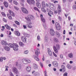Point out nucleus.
Listing matches in <instances>:
<instances>
[{
  "label": "nucleus",
  "mask_w": 76,
  "mask_h": 76,
  "mask_svg": "<svg viewBox=\"0 0 76 76\" xmlns=\"http://www.w3.org/2000/svg\"><path fill=\"white\" fill-rule=\"evenodd\" d=\"M25 19L26 21L28 22V23L26 25V26L29 28H31L32 26L31 25L32 24L31 20H34V17L31 15H28L27 16V18L25 17Z\"/></svg>",
  "instance_id": "1"
},
{
  "label": "nucleus",
  "mask_w": 76,
  "mask_h": 76,
  "mask_svg": "<svg viewBox=\"0 0 76 76\" xmlns=\"http://www.w3.org/2000/svg\"><path fill=\"white\" fill-rule=\"evenodd\" d=\"M13 45L12 44L10 43L8 44V46L11 48H13L14 50H18L19 46L15 43H13Z\"/></svg>",
  "instance_id": "2"
},
{
  "label": "nucleus",
  "mask_w": 76,
  "mask_h": 76,
  "mask_svg": "<svg viewBox=\"0 0 76 76\" xmlns=\"http://www.w3.org/2000/svg\"><path fill=\"white\" fill-rule=\"evenodd\" d=\"M23 63L24 64H26L28 63H29L31 62V61L29 60H27L26 59H23L22 60Z\"/></svg>",
  "instance_id": "3"
},
{
  "label": "nucleus",
  "mask_w": 76,
  "mask_h": 76,
  "mask_svg": "<svg viewBox=\"0 0 76 76\" xmlns=\"http://www.w3.org/2000/svg\"><path fill=\"white\" fill-rule=\"evenodd\" d=\"M55 27L57 30H59L61 29V27L59 24V23L58 22H56L55 23Z\"/></svg>",
  "instance_id": "4"
},
{
  "label": "nucleus",
  "mask_w": 76,
  "mask_h": 76,
  "mask_svg": "<svg viewBox=\"0 0 76 76\" xmlns=\"http://www.w3.org/2000/svg\"><path fill=\"white\" fill-rule=\"evenodd\" d=\"M27 2L29 5L35 4V2L34 0H27Z\"/></svg>",
  "instance_id": "5"
},
{
  "label": "nucleus",
  "mask_w": 76,
  "mask_h": 76,
  "mask_svg": "<svg viewBox=\"0 0 76 76\" xmlns=\"http://www.w3.org/2000/svg\"><path fill=\"white\" fill-rule=\"evenodd\" d=\"M12 71L13 72H15L16 74H19V72L18 71L17 68L15 67L12 68Z\"/></svg>",
  "instance_id": "6"
},
{
  "label": "nucleus",
  "mask_w": 76,
  "mask_h": 76,
  "mask_svg": "<svg viewBox=\"0 0 76 76\" xmlns=\"http://www.w3.org/2000/svg\"><path fill=\"white\" fill-rule=\"evenodd\" d=\"M21 10L25 14H27L28 13V12L27 10L24 7H21Z\"/></svg>",
  "instance_id": "7"
},
{
  "label": "nucleus",
  "mask_w": 76,
  "mask_h": 76,
  "mask_svg": "<svg viewBox=\"0 0 76 76\" xmlns=\"http://www.w3.org/2000/svg\"><path fill=\"white\" fill-rule=\"evenodd\" d=\"M52 64L54 67H57L58 66V63L56 61H54L52 62Z\"/></svg>",
  "instance_id": "8"
},
{
  "label": "nucleus",
  "mask_w": 76,
  "mask_h": 76,
  "mask_svg": "<svg viewBox=\"0 0 76 76\" xmlns=\"http://www.w3.org/2000/svg\"><path fill=\"white\" fill-rule=\"evenodd\" d=\"M35 54L37 55V56H38L40 53L39 49L38 48L37 49H35Z\"/></svg>",
  "instance_id": "9"
},
{
  "label": "nucleus",
  "mask_w": 76,
  "mask_h": 76,
  "mask_svg": "<svg viewBox=\"0 0 76 76\" xmlns=\"http://www.w3.org/2000/svg\"><path fill=\"white\" fill-rule=\"evenodd\" d=\"M48 53L49 56H52V52L50 48H48Z\"/></svg>",
  "instance_id": "10"
},
{
  "label": "nucleus",
  "mask_w": 76,
  "mask_h": 76,
  "mask_svg": "<svg viewBox=\"0 0 76 76\" xmlns=\"http://www.w3.org/2000/svg\"><path fill=\"white\" fill-rule=\"evenodd\" d=\"M50 34L52 36L55 35V32L53 29H52V28H50Z\"/></svg>",
  "instance_id": "11"
},
{
  "label": "nucleus",
  "mask_w": 76,
  "mask_h": 76,
  "mask_svg": "<svg viewBox=\"0 0 76 76\" xmlns=\"http://www.w3.org/2000/svg\"><path fill=\"white\" fill-rule=\"evenodd\" d=\"M1 43L3 45H8L7 42L4 40L2 41Z\"/></svg>",
  "instance_id": "12"
},
{
  "label": "nucleus",
  "mask_w": 76,
  "mask_h": 76,
  "mask_svg": "<svg viewBox=\"0 0 76 76\" xmlns=\"http://www.w3.org/2000/svg\"><path fill=\"white\" fill-rule=\"evenodd\" d=\"M33 58H34V59H35L37 61H39V58L35 55H33Z\"/></svg>",
  "instance_id": "13"
},
{
  "label": "nucleus",
  "mask_w": 76,
  "mask_h": 76,
  "mask_svg": "<svg viewBox=\"0 0 76 76\" xmlns=\"http://www.w3.org/2000/svg\"><path fill=\"white\" fill-rule=\"evenodd\" d=\"M43 17V15L42 14H41L40 15V17H41V20H42V22L43 23H45V19Z\"/></svg>",
  "instance_id": "14"
},
{
  "label": "nucleus",
  "mask_w": 76,
  "mask_h": 76,
  "mask_svg": "<svg viewBox=\"0 0 76 76\" xmlns=\"http://www.w3.org/2000/svg\"><path fill=\"white\" fill-rule=\"evenodd\" d=\"M9 12L10 14L12 16L14 17L15 16V14L14 12L11 10H9Z\"/></svg>",
  "instance_id": "15"
},
{
  "label": "nucleus",
  "mask_w": 76,
  "mask_h": 76,
  "mask_svg": "<svg viewBox=\"0 0 76 76\" xmlns=\"http://www.w3.org/2000/svg\"><path fill=\"white\" fill-rule=\"evenodd\" d=\"M68 56L70 58H73V54L72 53H70L68 54Z\"/></svg>",
  "instance_id": "16"
},
{
  "label": "nucleus",
  "mask_w": 76,
  "mask_h": 76,
  "mask_svg": "<svg viewBox=\"0 0 76 76\" xmlns=\"http://www.w3.org/2000/svg\"><path fill=\"white\" fill-rule=\"evenodd\" d=\"M21 39H22V41L24 42H26V39L25 37L21 36Z\"/></svg>",
  "instance_id": "17"
},
{
  "label": "nucleus",
  "mask_w": 76,
  "mask_h": 76,
  "mask_svg": "<svg viewBox=\"0 0 76 76\" xmlns=\"http://www.w3.org/2000/svg\"><path fill=\"white\" fill-rule=\"evenodd\" d=\"M26 69L28 72H30L31 69V67L30 66H27L26 67Z\"/></svg>",
  "instance_id": "18"
},
{
  "label": "nucleus",
  "mask_w": 76,
  "mask_h": 76,
  "mask_svg": "<svg viewBox=\"0 0 76 76\" xmlns=\"http://www.w3.org/2000/svg\"><path fill=\"white\" fill-rule=\"evenodd\" d=\"M53 48L55 53H57L58 52V50L57 49L56 46H53Z\"/></svg>",
  "instance_id": "19"
},
{
  "label": "nucleus",
  "mask_w": 76,
  "mask_h": 76,
  "mask_svg": "<svg viewBox=\"0 0 76 76\" xmlns=\"http://www.w3.org/2000/svg\"><path fill=\"white\" fill-rule=\"evenodd\" d=\"M24 2L25 1L24 0H21V1H20V4L23 7H24V4H23V3H24Z\"/></svg>",
  "instance_id": "20"
},
{
  "label": "nucleus",
  "mask_w": 76,
  "mask_h": 76,
  "mask_svg": "<svg viewBox=\"0 0 76 76\" xmlns=\"http://www.w3.org/2000/svg\"><path fill=\"white\" fill-rule=\"evenodd\" d=\"M58 11L59 12H61V8L60 5L58 6Z\"/></svg>",
  "instance_id": "21"
},
{
  "label": "nucleus",
  "mask_w": 76,
  "mask_h": 76,
  "mask_svg": "<svg viewBox=\"0 0 76 76\" xmlns=\"http://www.w3.org/2000/svg\"><path fill=\"white\" fill-rule=\"evenodd\" d=\"M5 26L7 29L9 30H10L11 27L9 25H7V24H6L5 25Z\"/></svg>",
  "instance_id": "22"
},
{
  "label": "nucleus",
  "mask_w": 76,
  "mask_h": 76,
  "mask_svg": "<svg viewBox=\"0 0 76 76\" xmlns=\"http://www.w3.org/2000/svg\"><path fill=\"white\" fill-rule=\"evenodd\" d=\"M23 34L25 37H29L30 36V35L29 34L26 33H24Z\"/></svg>",
  "instance_id": "23"
},
{
  "label": "nucleus",
  "mask_w": 76,
  "mask_h": 76,
  "mask_svg": "<svg viewBox=\"0 0 76 76\" xmlns=\"http://www.w3.org/2000/svg\"><path fill=\"white\" fill-rule=\"evenodd\" d=\"M4 6L6 7H8V4L7 2L5 1L4 2Z\"/></svg>",
  "instance_id": "24"
},
{
  "label": "nucleus",
  "mask_w": 76,
  "mask_h": 76,
  "mask_svg": "<svg viewBox=\"0 0 76 76\" xmlns=\"http://www.w3.org/2000/svg\"><path fill=\"white\" fill-rule=\"evenodd\" d=\"M4 49L7 51L10 50V48L8 46H5L4 47Z\"/></svg>",
  "instance_id": "25"
},
{
  "label": "nucleus",
  "mask_w": 76,
  "mask_h": 76,
  "mask_svg": "<svg viewBox=\"0 0 76 76\" xmlns=\"http://www.w3.org/2000/svg\"><path fill=\"white\" fill-rule=\"evenodd\" d=\"M36 5L37 6L38 8H41V4L39 3V2L37 3Z\"/></svg>",
  "instance_id": "26"
},
{
  "label": "nucleus",
  "mask_w": 76,
  "mask_h": 76,
  "mask_svg": "<svg viewBox=\"0 0 76 76\" xmlns=\"http://www.w3.org/2000/svg\"><path fill=\"white\" fill-rule=\"evenodd\" d=\"M42 5L43 8L45 7V2L44 1H42Z\"/></svg>",
  "instance_id": "27"
},
{
  "label": "nucleus",
  "mask_w": 76,
  "mask_h": 76,
  "mask_svg": "<svg viewBox=\"0 0 76 76\" xmlns=\"http://www.w3.org/2000/svg\"><path fill=\"white\" fill-rule=\"evenodd\" d=\"M33 68L34 69H36L38 68V66L36 64H34Z\"/></svg>",
  "instance_id": "28"
},
{
  "label": "nucleus",
  "mask_w": 76,
  "mask_h": 76,
  "mask_svg": "<svg viewBox=\"0 0 76 76\" xmlns=\"http://www.w3.org/2000/svg\"><path fill=\"white\" fill-rule=\"evenodd\" d=\"M56 37L58 38L60 36V34H59V33L58 32H56Z\"/></svg>",
  "instance_id": "29"
},
{
  "label": "nucleus",
  "mask_w": 76,
  "mask_h": 76,
  "mask_svg": "<svg viewBox=\"0 0 76 76\" xmlns=\"http://www.w3.org/2000/svg\"><path fill=\"white\" fill-rule=\"evenodd\" d=\"M53 41L55 42H58V40L56 38L54 37L53 38Z\"/></svg>",
  "instance_id": "30"
},
{
  "label": "nucleus",
  "mask_w": 76,
  "mask_h": 76,
  "mask_svg": "<svg viewBox=\"0 0 76 76\" xmlns=\"http://www.w3.org/2000/svg\"><path fill=\"white\" fill-rule=\"evenodd\" d=\"M34 75L35 76H39L40 74L38 72H37L34 73Z\"/></svg>",
  "instance_id": "31"
},
{
  "label": "nucleus",
  "mask_w": 76,
  "mask_h": 76,
  "mask_svg": "<svg viewBox=\"0 0 76 76\" xmlns=\"http://www.w3.org/2000/svg\"><path fill=\"white\" fill-rule=\"evenodd\" d=\"M19 44L20 46L21 47H23L24 46V44L22 42H19Z\"/></svg>",
  "instance_id": "32"
},
{
  "label": "nucleus",
  "mask_w": 76,
  "mask_h": 76,
  "mask_svg": "<svg viewBox=\"0 0 76 76\" xmlns=\"http://www.w3.org/2000/svg\"><path fill=\"white\" fill-rule=\"evenodd\" d=\"M61 68L64 71H65L66 69L65 68V67L64 65H61Z\"/></svg>",
  "instance_id": "33"
},
{
  "label": "nucleus",
  "mask_w": 76,
  "mask_h": 76,
  "mask_svg": "<svg viewBox=\"0 0 76 76\" xmlns=\"http://www.w3.org/2000/svg\"><path fill=\"white\" fill-rule=\"evenodd\" d=\"M15 34L18 36H20V33L18 31H16L15 33Z\"/></svg>",
  "instance_id": "34"
},
{
  "label": "nucleus",
  "mask_w": 76,
  "mask_h": 76,
  "mask_svg": "<svg viewBox=\"0 0 76 76\" xmlns=\"http://www.w3.org/2000/svg\"><path fill=\"white\" fill-rule=\"evenodd\" d=\"M34 9L35 10V11H38L39 13L40 12V11L39 10V9L36 7H34Z\"/></svg>",
  "instance_id": "35"
},
{
  "label": "nucleus",
  "mask_w": 76,
  "mask_h": 76,
  "mask_svg": "<svg viewBox=\"0 0 76 76\" xmlns=\"http://www.w3.org/2000/svg\"><path fill=\"white\" fill-rule=\"evenodd\" d=\"M15 23L17 25H20V23L17 20H15L14 21Z\"/></svg>",
  "instance_id": "36"
},
{
  "label": "nucleus",
  "mask_w": 76,
  "mask_h": 76,
  "mask_svg": "<svg viewBox=\"0 0 76 76\" xmlns=\"http://www.w3.org/2000/svg\"><path fill=\"white\" fill-rule=\"evenodd\" d=\"M7 16L8 18L10 20H12V16H11L10 15L7 14Z\"/></svg>",
  "instance_id": "37"
},
{
  "label": "nucleus",
  "mask_w": 76,
  "mask_h": 76,
  "mask_svg": "<svg viewBox=\"0 0 76 76\" xmlns=\"http://www.w3.org/2000/svg\"><path fill=\"white\" fill-rule=\"evenodd\" d=\"M48 37H46L44 40V41L45 42H48Z\"/></svg>",
  "instance_id": "38"
},
{
  "label": "nucleus",
  "mask_w": 76,
  "mask_h": 76,
  "mask_svg": "<svg viewBox=\"0 0 76 76\" xmlns=\"http://www.w3.org/2000/svg\"><path fill=\"white\" fill-rule=\"evenodd\" d=\"M58 19L60 21H61L62 20V18L60 16H58Z\"/></svg>",
  "instance_id": "39"
},
{
  "label": "nucleus",
  "mask_w": 76,
  "mask_h": 76,
  "mask_svg": "<svg viewBox=\"0 0 76 76\" xmlns=\"http://www.w3.org/2000/svg\"><path fill=\"white\" fill-rule=\"evenodd\" d=\"M75 4L76 5H73V9L74 10L76 9V1L75 2Z\"/></svg>",
  "instance_id": "40"
},
{
  "label": "nucleus",
  "mask_w": 76,
  "mask_h": 76,
  "mask_svg": "<svg viewBox=\"0 0 76 76\" xmlns=\"http://www.w3.org/2000/svg\"><path fill=\"white\" fill-rule=\"evenodd\" d=\"M13 4L15 5H18V3L16 1H13Z\"/></svg>",
  "instance_id": "41"
},
{
  "label": "nucleus",
  "mask_w": 76,
  "mask_h": 76,
  "mask_svg": "<svg viewBox=\"0 0 76 76\" xmlns=\"http://www.w3.org/2000/svg\"><path fill=\"white\" fill-rule=\"evenodd\" d=\"M14 8L16 11H18L19 10V8L17 6H14Z\"/></svg>",
  "instance_id": "42"
},
{
  "label": "nucleus",
  "mask_w": 76,
  "mask_h": 76,
  "mask_svg": "<svg viewBox=\"0 0 76 76\" xmlns=\"http://www.w3.org/2000/svg\"><path fill=\"white\" fill-rule=\"evenodd\" d=\"M67 67L69 69H71V65L70 64H68L67 65Z\"/></svg>",
  "instance_id": "43"
},
{
  "label": "nucleus",
  "mask_w": 76,
  "mask_h": 76,
  "mask_svg": "<svg viewBox=\"0 0 76 76\" xmlns=\"http://www.w3.org/2000/svg\"><path fill=\"white\" fill-rule=\"evenodd\" d=\"M56 47L58 49V50H59L60 49V46L58 44H57L56 45Z\"/></svg>",
  "instance_id": "44"
},
{
  "label": "nucleus",
  "mask_w": 76,
  "mask_h": 76,
  "mask_svg": "<svg viewBox=\"0 0 76 76\" xmlns=\"http://www.w3.org/2000/svg\"><path fill=\"white\" fill-rule=\"evenodd\" d=\"M18 68V69H21V64H19L18 65V66H17Z\"/></svg>",
  "instance_id": "45"
},
{
  "label": "nucleus",
  "mask_w": 76,
  "mask_h": 76,
  "mask_svg": "<svg viewBox=\"0 0 76 76\" xmlns=\"http://www.w3.org/2000/svg\"><path fill=\"white\" fill-rule=\"evenodd\" d=\"M37 39L38 41H40V37L39 36H37Z\"/></svg>",
  "instance_id": "46"
},
{
  "label": "nucleus",
  "mask_w": 76,
  "mask_h": 76,
  "mask_svg": "<svg viewBox=\"0 0 76 76\" xmlns=\"http://www.w3.org/2000/svg\"><path fill=\"white\" fill-rule=\"evenodd\" d=\"M3 61V57H1L0 58V62H2Z\"/></svg>",
  "instance_id": "47"
},
{
  "label": "nucleus",
  "mask_w": 76,
  "mask_h": 76,
  "mask_svg": "<svg viewBox=\"0 0 76 76\" xmlns=\"http://www.w3.org/2000/svg\"><path fill=\"white\" fill-rule=\"evenodd\" d=\"M1 14L3 17H5L6 16V15L4 13V12H2Z\"/></svg>",
  "instance_id": "48"
},
{
  "label": "nucleus",
  "mask_w": 76,
  "mask_h": 76,
  "mask_svg": "<svg viewBox=\"0 0 76 76\" xmlns=\"http://www.w3.org/2000/svg\"><path fill=\"white\" fill-rule=\"evenodd\" d=\"M10 76H14V74L11 72H10Z\"/></svg>",
  "instance_id": "49"
},
{
  "label": "nucleus",
  "mask_w": 76,
  "mask_h": 76,
  "mask_svg": "<svg viewBox=\"0 0 76 76\" xmlns=\"http://www.w3.org/2000/svg\"><path fill=\"white\" fill-rule=\"evenodd\" d=\"M28 50H25L24 52V54H27L28 53Z\"/></svg>",
  "instance_id": "50"
},
{
  "label": "nucleus",
  "mask_w": 76,
  "mask_h": 76,
  "mask_svg": "<svg viewBox=\"0 0 76 76\" xmlns=\"http://www.w3.org/2000/svg\"><path fill=\"white\" fill-rule=\"evenodd\" d=\"M5 71H8V69L7 68H9V67L8 66H5Z\"/></svg>",
  "instance_id": "51"
},
{
  "label": "nucleus",
  "mask_w": 76,
  "mask_h": 76,
  "mask_svg": "<svg viewBox=\"0 0 76 76\" xmlns=\"http://www.w3.org/2000/svg\"><path fill=\"white\" fill-rule=\"evenodd\" d=\"M68 73L67 72H65L63 75V76H67Z\"/></svg>",
  "instance_id": "52"
},
{
  "label": "nucleus",
  "mask_w": 76,
  "mask_h": 76,
  "mask_svg": "<svg viewBox=\"0 0 76 76\" xmlns=\"http://www.w3.org/2000/svg\"><path fill=\"white\" fill-rule=\"evenodd\" d=\"M42 11L44 12H45L46 11L44 9V8L42 9Z\"/></svg>",
  "instance_id": "53"
},
{
  "label": "nucleus",
  "mask_w": 76,
  "mask_h": 76,
  "mask_svg": "<svg viewBox=\"0 0 76 76\" xmlns=\"http://www.w3.org/2000/svg\"><path fill=\"white\" fill-rule=\"evenodd\" d=\"M43 26L45 29H46L47 28V27H46V24H43Z\"/></svg>",
  "instance_id": "54"
},
{
  "label": "nucleus",
  "mask_w": 76,
  "mask_h": 76,
  "mask_svg": "<svg viewBox=\"0 0 76 76\" xmlns=\"http://www.w3.org/2000/svg\"><path fill=\"white\" fill-rule=\"evenodd\" d=\"M60 58L61 59L63 58V56L62 55H60Z\"/></svg>",
  "instance_id": "55"
},
{
  "label": "nucleus",
  "mask_w": 76,
  "mask_h": 76,
  "mask_svg": "<svg viewBox=\"0 0 76 76\" xmlns=\"http://www.w3.org/2000/svg\"><path fill=\"white\" fill-rule=\"evenodd\" d=\"M44 74H45V76H48V75L47 74V72L46 71H44Z\"/></svg>",
  "instance_id": "56"
},
{
  "label": "nucleus",
  "mask_w": 76,
  "mask_h": 76,
  "mask_svg": "<svg viewBox=\"0 0 76 76\" xmlns=\"http://www.w3.org/2000/svg\"><path fill=\"white\" fill-rule=\"evenodd\" d=\"M40 64L41 65V66L42 67V68L43 67L42 63L41 62H40Z\"/></svg>",
  "instance_id": "57"
},
{
  "label": "nucleus",
  "mask_w": 76,
  "mask_h": 76,
  "mask_svg": "<svg viewBox=\"0 0 76 76\" xmlns=\"http://www.w3.org/2000/svg\"><path fill=\"white\" fill-rule=\"evenodd\" d=\"M3 21L5 22H7V20L4 18H3Z\"/></svg>",
  "instance_id": "58"
},
{
  "label": "nucleus",
  "mask_w": 76,
  "mask_h": 76,
  "mask_svg": "<svg viewBox=\"0 0 76 76\" xmlns=\"http://www.w3.org/2000/svg\"><path fill=\"white\" fill-rule=\"evenodd\" d=\"M23 27L24 29H26L27 28L26 26H25V25H23Z\"/></svg>",
  "instance_id": "59"
},
{
  "label": "nucleus",
  "mask_w": 76,
  "mask_h": 76,
  "mask_svg": "<svg viewBox=\"0 0 76 76\" xmlns=\"http://www.w3.org/2000/svg\"><path fill=\"white\" fill-rule=\"evenodd\" d=\"M13 25V26L15 27H17V25L15 24H14Z\"/></svg>",
  "instance_id": "60"
},
{
  "label": "nucleus",
  "mask_w": 76,
  "mask_h": 76,
  "mask_svg": "<svg viewBox=\"0 0 76 76\" xmlns=\"http://www.w3.org/2000/svg\"><path fill=\"white\" fill-rule=\"evenodd\" d=\"M49 13L52 15H53V12L51 11H50V12H49Z\"/></svg>",
  "instance_id": "61"
},
{
  "label": "nucleus",
  "mask_w": 76,
  "mask_h": 76,
  "mask_svg": "<svg viewBox=\"0 0 76 76\" xmlns=\"http://www.w3.org/2000/svg\"><path fill=\"white\" fill-rule=\"evenodd\" d=\"M48 15H49V17H52L51 15L49 12H48Z\"/></svg>",
  "instance_id": "62"
},
{
  "label": "nucleus",
  "mask_w": 76,
  "mask_h": 76,
  "mask_svg": "<svg viewBox=\"0 0 76 76\" xmlns=\"http://www.w3.org/2000/svg\"><path fill=\"white\" fill-rule=\"evenodd\" d=\"M51 10H50L49 9H47V12H48V13H49L50 12Z\"/></svg>",
  "instance_id": "63"
},
{
  "label": "nucleus",
  "mask_w": 76,
  "mask_h": 76,
  "mask_svg": "<svg viewBox=\"0 0 76 76\" xmlns=\"http://www.w3.org/2000/svg\"><path fill=\"white\" fill-rule=\"evenodd\" d=\"M37 46L38 47H40V44H38L37 45Z\"/></svg>",
  "instance_id": "64"
}]
</instances>
